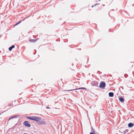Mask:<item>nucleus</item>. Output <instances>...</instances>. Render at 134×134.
Instances as JSON below:
<instances>
[{
  "label": "nucleus",
  "instance_id": "obj_1",
  "mask_svg": "<svg viewBox=\"0 0 134 134\" xmlns=\"http://www.w3.org/2000/svg\"><path fill=\"white\" fill-rule=\"evenodd\" d=\"M28 118L31 120L35 121L38 122L40 121L41 120L39 117L37 116H32L29 117Z\"/></svg>",
  "mask_w": 134,
  "mask_h": 134
},
{
  "label": "nucleus",
  "instance_id": "obj_2",
  "mask_svg": "<svg viewBox=\"0 0 134 134\" xmlns=\"http://www.w3.org/2000/svg\"><path fill=\"white\" fill-rule=\"evenodd\" d=\"M105 86V83L104 82L102 81L100 82L99 85L100 87L101 88H104Z\"/></svg>",
  "mask_w": 134,
  "mask_h": 134
},
{
  "label": "nucleus",
  "instance_id": "obj_3",
  "mask_svg": "<svg viewBox=\"0 0 134 134\" xmlns=\"http://www.w3.org/2000/svg\"><path fill=\"white\" fill-rule=\"evenodd\" d=\"M24 124L25 126H27L28 127H29L30 126V125L29 123L27 121H25Z\"/></svg>",
  "mask_w": 134,
  "mask_h": 134
},
{
  "label": "nucleus",
  "instance_id": "obj_4",
  "mask_svg": "<svg viewBox=\"0 0 134 134\" xmlns=\"http://www.w3.org/2000/svg\"><path fill=\"white\" fill-rule=\"evenodd\" d=\"M38 124L40 125H44L46 124L45 122L43 120L40 121L38 122Z\"/></svg>",
  "mask_w": 134,
  "mask_h": 134
},
{
  "label": "nucleus",
  "instance_id": "obj_5",
  "mask_svg": "<svg viewBox=\"0 0 134 134\" xmlns=\"http://www.w3.org/2000/svg\"><path fill=\"white\" fill-rule=\"evenodd\" d=\"M109 95L110 97H113L114 96V94L112 92H110L109 93Z\"/></svg>",
  "mask_w": 134,
  "mask_h": 134
},
{
  "label": "nucleus",
  "instance_id": "obj_6",
  "mask_svg": "<svg viewBox=\"0 0 134 134\" xmlns=\"http://www.w3.org/2000/svg\"><path fill=\"white\" fill-rule=\"evenodd\" d=\"M15 46L14 45H12L11 47H10L9 48V50L10 51L12 50V49Z\"/></svg>",
  "mask_w": 134,
  "mask_h": 134
},
{
  "label": "nucleus",
  "instance_id": "obj_7",
  "mask_svg": "<svg viewBox=\"0 0 134 134\" xmlns=\"http://www.w3.org/2000/svg\"><path fill=\"white\" fill-rule=\"evenodd\" d=\"M133 124L132 123H130L128 125V126L130 127H132L133 126Z\"/></svg>",
  "mask_w": 134,
  "mask_h": 134
},
{
  "label": "nucleus",
  "instance_id": "obj_8",
  "mask_svg": "<svg viewBox=\"0 0 134 134\" xmlns=\"http://www.w3.org/2000/svg\"><path fill=\"white\" fill-rule=\"evenodd\" d=\"M119 100L121 102H123L124 100L123 98H119Z\"/></svg>",
  "mask_w": 134,
  "mask_h": 134
},
{
  "label": "nucleus",
  "instance_id": "obj_9",
  "mask_svg": "<svg viewBox=\"0 0 134 134\" xmlns=\"http://www.w3.org/2000/svg\"><path fill=\"white\" fill-rule=\"evenodd\" d=\"M79 89H85L86 90V89L84 87H81V88H79L77 89V90H79Z\"/></svg>",
  "mask_w": 134,
  "mask_h": 134
},
{
  "label": "nucleus",
  "instance_id": "obj_10",
  "mask_svg": "<svg viewBox=\"0 0 134 134\" xmlns=\"http://www.w3.org/2000/svg\"><path fill=\"white\" fill-rule=\"evenodd\" d=\"M21 22V21H19L16 24H15V25H17L18 24H20V23Z\"/></svg>",
  "mask_w": 134,
  "mask_h": 134
},
{
  "label": "nucleus",
  "instance_id": "obj_11",
  "mask_svg": "<svg viewBox=\"0 0 134 134\" xmlns=\"http://www.w3.org/2000/svg\"><path fill=\"white\" fill-rule=\"evenodd\" d=\"M35 41H36L35 40H32V42H35Z\"/></svg>",
  "mask_w": 134,
  "mask_h": 134
},
{
  "label": "nucleus",
  "instance_id": "obj_12",
  "mask_svg": "<svg viewBox=\"0 0 134 134\" xmlns=\"http://www.w3.org/2000/svg\"><path fill=\"white\" fill-rule=\"evenodd\" d=\"M90 134H94V133L93 132H91Z\"/></svg>",
  "mask_w": 134,
  "mask_h": 134
},
{
  "label": "nucleus",
  "instance_id": "obj_13",
  "mask_svg": "<svg viewBox=\"0 0 134 134\" xmlns=\"http://www.w3.org/2000/svg\"><path fill=\"white\" fill-rule=\"evenodd\" d=\"M10 119H11V118H10V119H9V120Z\"/></svg>",
  "mask_w": 134,
  "mask_h": 134
},
{
  "label": "nucleus",
  "instance_id": "obj_14",
  "mask_svg": "<svg viewBox=\"0 0 134 134\" xmlns=\"http://www.w3.org/2000/svg\"><path fill=\"white\" fill-rule=\"evenodd\" d=\"M46 108H49L48 107H47Z\"/></svg>",
  "mask_w": 134,
  "mask_h": 134
},
{
  "label": "nucleus",
  "instance_id": "obj_15",
  "mask_svg": "<svg viewBox=\"0 0 134 134\" xmlns=\"http://www.w3.org/2000/svg\"><path fill=\"white\" fill-rule=\"evenodd\" d=\"M92 7H93V6H92Z\"/></svg>",
  "mask_w": 134,
  "mask_h": 134
}]
</instances>
